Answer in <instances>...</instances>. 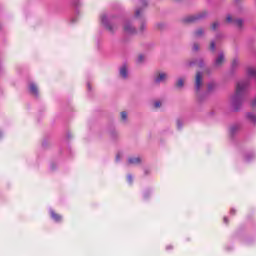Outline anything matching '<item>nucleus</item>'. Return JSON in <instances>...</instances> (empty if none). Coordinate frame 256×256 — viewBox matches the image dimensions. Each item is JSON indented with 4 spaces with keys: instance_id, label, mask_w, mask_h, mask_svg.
<instances>
[{
    "instance_id": "obj_1",
    "label": "nucleus",
    "mask_w": 256,
    "mask_h": 256,
    "mask_svg": "<svg viewBox=\"0 0 256 256\" xmlns=\"http://www.w3.org/2000/svg\"><path fill=\"white\" fill-rule=\"evenodd\" d=\"M248 87H249V82L247 81H241L237 83L236 92L232 97V105L235 111H239V107L237 106L243 103V95H245V91H247Z\"/></svg>"
},
{
    "instance_id": "obj_32",
    "label": "nucleus",
    "mask_w": 256,
    "mask_h": 256,
    "mask_svg": "<svg viewBox=\"0 0 256 256\" xmlns=\"http://www.w3.org/2000/svg\"><path fill=\"white\" fill-rule=\"evenodd\" d=\"M167 249H173V246H167Z\"/></svg>"
},
{
    "instance_id": "obj_2",
    "label": "nucleus",
    "mask_w": 256,
    "mask_h": 256,
    "mask_svg": "<svg viewBox=\"0 0 256 256\" xmlns=\"http://www.w3.org/2000/svg\"><path fill=\"white\" fill-rule=\"evenodd\" d=\"M205 15H207V13L203 12L200 14L188 16L183 21H184V23H195L196 21L203 19V17H205Z\"/></svg>"
},
{
    "instance_id": "obj_26",
    "label": "nucleus",
    "mask_w": 256,
    "mask_h": 256,
    "mask_svg": "<svg viewBox=\"0 0 256 256\" xmlns=\"http://www.w3.org/2000/svg\"><path fill=\"white\" fill-rule=\"evenodd\" d=\"M127 180L129 181V183H131V181H133V177H132L131 175H129V176L127 177Z\"/></svg>"
},
{
    "instance_id": "obj_31",
    "label": "nucleus",
    "mask_w": 256,
    "mask_h": 256,
    "mask_svg": "<svg viewBox=\"0 0 256 256\" xmlns=\"http://www.w3.org/2000/svg\"><path fill=\"white\" fill-rule=\"evenodd\" d=\"M143 29H145V24H142L141 26V31H143Z\"/></svg>"
},
{
    "instance_id": "obj_21",
    "label": "nucleus",
    "mask_w": 256,
    "mask_h": 256,
    "mask_svg": "<svg viewBox=\"0 0 256 256\" xmlns=\"http://www.w3.org/2000/svg\"><path fill=\"white\" fill-rule=\"evenodd\" d=\"M154 107H155V109H159V107H161V102L160 101H156L154 103Z\"/></svg>"
},
{
    "instance_id": "obj_10",
    "label": "nucleus",
    "mask_w": 256,
    "mask_h": 256,
    "mask_svg": "<svg viewBox=\"0 0 256 256\" xmlns=\"http://www.w3.org/2000/svg\"><path fill=\"white\" fill-rule=\"evenodd\" d=\"M249 77H256V68L250 67L247 69Z\"/></svg>"
},
{
    "instance_id": "obj_33",
    "label": "nucleus",
    "mask_w": 256,
    "mask_h": 256,
    "mask_svg": "<svg viewBox=\"0 0 256 256\" xmlns=\"http://www.w3.org/2000/svg\"><path fill=\"white\" fill-rule=\"evenodd\" d=\"M176 1H179V0H176Z\"/></svg>"
},
{
    "instance_id": "obj_27",
    "label": "nucleus",
    "mask_w": 256,
    "mask_h": 256,
    "mask_svg": "<svg viewBox=\"0 0 256 256\" xmlns=\"http://www.w3.org/2000/svg\"><path fill=\"white\" fill-rule=\"evenodd\" d=\"M101 19H102V23H105V21H107V17L105 16H102Z\"/></svg>"
},
{
    "instance_id": "obj_8",
    "label": "nucleus",
    "mask_w": 256,
    "mask_h": 256,
    "mask_svg": "<svg viewBox=\"0 0 256 256\" xmlns=\"http://www.w3.org/2000/svg\"><path fill=\"white\" fill-rule=\"evenodd\" d=\"M30 92L32 93V95H35V97H37V95H39V89L37 88V85L35 84H30Z\"/></svg>"
},
{
    "instance_id": "obj_11",
    "label": "nucleus",
    "mask_w": 256,
    "mask_h": 256,
    "mask_svg": "<svg viewBox=\"0 0 256 256\" xmlns=\"http://www.w3.org/2000/svg\"><path fill=\"white\" fill-rule=\"evenodd\" d=\"M120 75L123 79H127V67L126 66H123L121 69H120Z\"/></svg>"
},
{
    "instance_id": "obj_20",
    "label": "nucleus",
    "mask_w": 256,
    "mask_h": 256,
    "mask_svg": "<svg viewBox=\"0 0 256 256\" xmlns=\"http://www.w3.org/2000/svg\"><path fill=\"white\" fill-rule=\"evenodd\" d=\"M145 57L143 55L138 56V63H143Z\"/></svg>"
},
{
    "instance_id": "obj_18",
    "label": "nucleus",
    "mask_w": 256,
    "mask_h": 256,
    "mask_svg": "<svg viewBox=\"0 0 256 256\" xmlns=\"http://www.w3.org/2000/svg\"><path fill=\"white\" fill-rule=\"evenodd\" d=\"M219 27V22L218 21H215L212 26H211V30L212 31H215V29H217Z\"/></svg>"
},
{
    "instance_id": "obj_9",
    "label": "nucleus",
    "mask_w": 256,
    "mask_h": 256,
    "mask_svg": "<svg viewBox=\"0 0 256 256\" xmlns=\"http://www.w3.org/2000/svg\"><path fill=\"white\" fill-rule=\"evenodd\" d=\"M128 163L129 165H139V163H141V158H129Z\"/></svg>"
},
{
    "instance_id": "obj_15",
    "label": "nucleus",
    "mask_w": 256,
    "mask_h": 256,
    "mask_svg": "<svg viewBox=\"0 0 256 256\" xmlns=\"http://www.w3.org/2000/svg\"><path fill=\"white\" fill-rule=\"evenodd\" d=\"M185 84V80H183L182 78L178 79V81L176 82V87H183V85Z\"/></svg>"
},
{
    "instance_id": "obj_12",
    "label": "nucleus",
    "mask_w": 256,
    "mask_h": 256,
    "mask_svg": "<svg viewBox=\"0 0 256 256\" xmlns=\"http://www.w3.org/2000/svg\"><path fill=\"white\" fill-rule=\"evenodd\" d=\"M233 25L241 29L243 27V20L242 19H235Z\"/></svg>"
},
{
    "instance_id": "obj_4",
    "label": "nucleus",
    "mask_w": 256,
    "mask_h": 256,
    "mask_svg": "<svg viewBox=\"0 0 256 256\" xmlns=\"http://www.w3.org/2000/svg\"><path fill=\"white\" fill-rule=\"evenodd\" d=\"M223 63H225V55L221 53L218 55V57L215 59L214 67H223Z\"/></svg>"
},
{
    "instance_id": "obj_19",
    "label": "nucleus",
    "mask_w": 256,
    "mask_h": 256,
    "mask_svg": "<svg viewBox=\"0 0 256 256\" xmlns=\"http://www.w3.org/2000/svg\"><path fill=\"white\" fill-rule=\"evenodd\" d=\"M121 119H122V121L127 120V112H125V111L121 112Z\"/></svg>"
},
{
    "instance_id": "obj_16",
    "label": "nucleus",
    "mask_w": 256,
    "mask_h": 256,
    "mask_svg": "<svg viewBox=\"0 0 256 256\" xmlns=\"http://www.w3.org/2000/svg\"><path fill=\"white\" fill-rule=\"evenodd\" d=\"M195 37H201L203 35V29L200 28L194 33Z\"/></svg>"
},
{
    "instance_id": "obj_3",
    "label": "nucleus",
    "mask_w": 256,
    "mask_h": 256,
    "mask_svg": "<svg viewBox=\"0 0 256 256\" xmlns=\"http://www.w3.org/2000/svg\"><path fill=\"white\" fill-rule=\"evenodd\" d=\"M202 85H203V75H201V72H197L195 77V90L199 91Z\"/></svg>"
},
{
    "instance_id": "obj_25",
    "label": "nucleus",
    "mask_w": 256,
    "mask_h": 256,
    "mask_svg": "<svg viewBox=\"0 0 256 256\" xmlns=\"http://www.w3.org/2000/svg\"><path fill=\"white\" fill-rule=\"evenodd\" d=\"M135 16H136V17H140V16H141V9H137V10H136Z\"/></svg>"
},
{
    "instance_id": "obj_5",
    "label": "nucleus",
    "mask_w": 256,
    "mask_h": 256,
    "mask_svg": "<svg viewBox=\"0 0 256 256\" xmlns=\"http://www.w3.org/2000/svg\"><path fill=\"white\" fill-rule=\"evenodd\" d=\"M51 218L56 221V223H61L63 221V216L60 214L56 213L55 211L50 212Z\"/></svg>"
},
{
    "instance_id": "obj_22",
    "label": "nucleus",
    "mask_w": 256,
    "mask_h": 256,
    "mask_svg": "<svg viewBox=\"0 0 256 256\" xmlns=\"http://www.w3.org/2000/svg\"><path fill=\"white\" fill-rule=\"evenodd\" d=\"M210 51H215V42L210 43Z\"/></svg>"
},
{
    "instance_id": "obj_28",
    "label": "nucleus",
    "mask_w": 256,
    "mask_h": 256,
    "mask_svg": "<svg viewBox=\"0 0 256 256\" xmlns=\"http://www.w3.org/2000/svg\"><path fill=\"white\" fill-rule=\"evenodd\" d=\"M178 129H181V121H177Z\"/></svg>"
},
{
    "instance_id": "obj_30",
    "label": "nucleus",
    "mask_w": 256,
    "mask_h": 256,
    "mask_svg": "<svg viewBox=\"0 0 256 256\" xmlns=\"http://www.w3.org/2000/svg\"><path fill=\"white\" fill-rule=\"evenodd\" d=\"M142 3L144 5V7H147V3H145V0H142Z\"/></svg>"
},
{
    "instance_id": "obj_7",
    "label": "nucleus",
    "mask_w": 256,
    "mask_h": 256,
    "mask_svg": "<svg viewBox=\"0 0 256 256\" xmlns=\"http://www.w3.org/2000/svg\"><path fill=\"white\" fill-rule=\"evenodd\" d=\"M167 79V74L165 73H159L157 77L155 78L156 83H161V81H165Z\"/></svg>"
},
{
    "instance_id": "obj_24",
    "label": "nucleus",
    "mask_w": 256,
    "mask_h": 256,
    "mask_svg": "<svg viewBox=\"0 0 256 256\" xmlns=\"http://www.w3.org/2000/svg\"><path fill=\"white\" fill-rule=\"evenodd\" d=\"M239 65V61L233 60L232 61V67H237Z\"/></svg>"
},
{
    "instance_id": "obj_14",
    "label": "nucleus",
    "mask_w": 256,
    "mask_h": 256,
    "mask_svg": "<svg viewBox=\"0 0 256 256\" xmlns=\"http://www.w3.org/2000/svg\"><path fill=\"white\" fill-rule=\"evenodd\" d=\"M105 27L110 33H115V29H117V26H111L110 24H106Z\"/></svg>"
},
{
    "instance_id": "obj_6",
    "label": "nucleus",
    "mask_w": 256,
    "mask_h": 256,
    "mask_svg": "<svg viewBox=\"0 0 256 256\" xmlns=\"http://www.w3.org/2000/svg\"><path fill=\"white\" fill-rule=\"evenodd\" d=\"M124 31L125 33H128V35H132L133 33H136L135 28L132 27L129 23H126L124 25Z\"/></svg>"
},
{
    "instance_id": "obj_13",
    "label": "nucleus",
    "mask_w": 256,
    "mask_h": 256,
    "mask_svg": "<svg viewBox=\"0 0 256 256\" xmlns=\"http://www.w3.org/2000/svg\"><path fill=\"white\" fill-rule=\"evenodd\" d=\"M247 119L251 121V123H256V115L253 113L247 114Z\"/></svg>"
},
{
    "instance_id": "obj_17",
    "label": "nucleus",
    "mask_w": 256,
    "mask_h": 256,
    "mask_svg": "<svg viewBox=\"0 0 256 256\" xmlns=\"http://www.w3.org/2000/svg\"><path fill=\"white\" fill-rule=\"evenodd\" d=\"M226 22L227 23H235V19H233V17L231 15H228L226 17Z\"/></svg>"
},
{
    "instance_id": "obj_29",
    "label": "nucleus",
    "mask_w": 256,
    "mask_h": 256,
    "mask_svg": "<svg viewBox=\"0 0 256 256\" xmlns=\"http://www.w3.org/2000/svg\"><path fill=\"white\" fill-rule=\"evenodd\" d=\"M224 222L229 223V219H227V217H224Z\"/></svg>"
},
{
    "instance_id": "obj_23",
    "label": "nucleus",
    "mask_w": 256,
    "mask_h": 256,
    "mask_svg": "<svg viewBox=\"0 0 256 256\" xmlns=\"http://www.w3.org/2000/svg\"><path fill=\"white\" fill-rule=\"evenodd\" d=\"M193 51H199V44L195 43L193 45Z\"/></svg>"
}]
</instances>
